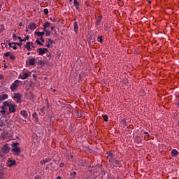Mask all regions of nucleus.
Returning a JSON list of instances; mask_svg holds the SVG:
<instances>
[{"mask_svg": "<svg viewBox=\"0 0 179 179\" xmlns=\"http://www.w3.org/2000/svg\"><path fill=\"white\" fill-rule=\"evenodd\" d=\"M110 167H121V164L117 159H110Z\"/></svg>", "mask_w": 179, "mask_h": 179, "instance_id": "obj_1", "label": "nucleus"}, {"mask_svg": "<svg viewBox=\"0 0 179 179\" xmlns=\"http://www.w3.org/2000/svg\"><path fill=\"white\" fill-rule=\"evenodd\" d=\"M20 81H19L18 80H16L10 87V89L11 90V92H15L16 90V89H17V87H19V83Z\"/></svg>", "mask_w": 179, "mask_h": 179, "instance_id": "obj_2", "label": "nucleus"}, {"mask_svg": "<svg viewBox=\"0 0 179 179\" xmlns=\"http://www.w3.org/2000/svg\"><path fill=\"white\" fill-rule=\"evenodd\" d=\"M10 150V148H9V145L5 144L3 148H1V153H3V155H7V153Z\"/></svg>", "mask_w": 179, "mask_h": 179, "instance_id": "obj_3", "label": "nucleus"}, {"mask_svg": "<svg viewBox=\"0 0 179 179\" xmlns=\"http://www.w3.org/2000/svg\"><path fill=\"white\" fill-rule=\"evenodd\" d=\"M26 64L29 65V66H34V65H36V58L32 57L29 59Z\"/></svg>", "mask_w": 179, "mask_h": 179, "instance_id": "obj_4", "label": "nucleus"}, {"mask_svg": "<svg viewBox=\"0 0 179 179\" xmlns=\"http://www.w3.org/2000/svg\"><path fill=\"white\" fill-rule=\"evenodd\" d=\"M47 51H48V49L43 48H39L38 50V54H40V55H44V54H45V52H47Z\"/></svg>", "mask_w": 179, "mask_h": 179, "instance_id": "obj_5", "label": "nucleus"}, {"mask_svg": "<svg viewBox=\"0 0 179 179\" xmlns=\"http://www.w3.org/2000/svg\"><path fill=\"white\" fill-rule=\"evenodd\" d=\"M11 150L12 152H14L15 156L20 155V148H19V147H15V148H13Z\"/></svg>", "mask_w": 179, "mask_h": 179, "instance_id": "obj_6", "label": "nucleus"}, {"mask_svg": "<svg viewBox=\"0 0 179 179\" xmlns=\"http://www.w3.org/2000/svg\"><path fill=\"white\" fill-rule=\"evenodd\" d=\"M14 99H17V103H20V100H22V95H20L19 93H15Z\"/></svg>", "mask_w": 179, "mask_h": 179, "instance_id": "obj_7", "label": "nucleus"}, {"mask_svg": "<svg viewBox=\"0 0 179 179\" xmlns=\"http://www.w3.org/2000/svg\"><path fill=\"white\" fill-rule=\"evenodd\" d=\"M31 47H34L33 42H27L25 45V48H27L28 51H30V50H31Z\"/></svg>", "mask_w": 179, "mask_h": 179, "instance_id": "obj_8", "label": "nucleus"}, {"mask_svg": "<svg viewBox=\"0 0 179 179\" xmlns=\"http://www.w3.org/2000/svg\"><path fill=\"white\" fill-rule=\"evenodd\" d=\"M107 158L108 159L110 163V160H114V154L112 152H108Z\"/></svg>", "mask_w": 179, "mask_h": 179, "instance_id": "obj_9", "label": "nucleus"}, {"mask_svg": "<svg viewBox=\"0 0 179 179\" xmlns=\"http://www.w3.org/2000/svg\"><path fill=\"white\" fill-rule=\"evenodd\" d=\"M8 110L10 113H15V111H16V108H15V105H10V106H8Z\"/></svg>", "mask_w": 179, "mask_h": 179, "instance_id": "obj_10", "label": "nucleus"}, {"mask_svg": "<svg viewBox=\"0 0 179 179\" xmlns=\"http://www.w3.org/2000/svg\"><path fill=\"white\" fill-rule=\"evenodd\" d=\"M36 28V23H30L29 24V29H30V30H35Z\"/></svg>", "mask_w": 179, "mask_h": 179, "instance_id": "obj_11", "label": "nucleus"}, {"mask_svg": "<svg viewBox=\"0 0 179 179\" xmlns=\"http://www.w3.org/2000/svg\"><path fill=\"white\" fill-rule=\"evenodd\" d=\"M8 99V94H3L0 95V101H3V100H6Z\"/></svg>", "mask_w": 179, "mask_h": 179, "instance_id": "obj_12", "label": "nucleus"}, {"mask_svg": "<svg viewBox=\"0 0 179 179\" xmlns=\"http://www.w3.org/2000/svg\"><path fill=\"white\" fill-rule=\"evenodd\" d=\"M171 156L173 157H176V156H178V151H177V150H176V149H173L171 151Z\"/></svg>", "mask_w": 179, "mask_h": 179, "instance_id": "obj_13", "label": "nucleus"}, {"mask_svg": "<svg viewBox=\"0 0 179 179\" xmlns=\"http://www.w3.org/2000/svg\"><path fill=\"white\" fill-rule=\"evenodd\" d=\"M8 162H9V167H12V166H15V164H16V161L15 160H11V159H8Z\"/></svg>", "mask_w": 179, "mask_h": 179, "instance_id": "obj_14", "label": "nucleus"}, {"mask_svg": "<svg viewBox=\"0 0 179 179\" xmlns=\"http://www.w3.org/2000/svg\"><path fill=\"white\" fill-rule=\"evenodd\" d=\"M21 79H22L23 80H24V79H27L29 78V73H24L21 76H20Z\"/></svg>", "mask_w": 179, "mask_h": 179, "instance_id": "obj_15", "label": "nucleus"}, {"mask_svg": "<svg viewBox=\"0 0 179 179\" xmlns=\"http://www.w3.org/2000/svg\"><path fill=\"white\" fill-rule=\"evenodd\" d=\"M20 114L22 117H24V118H27L28 114L26 110H21Z\"/></svg>", "mask_w": 179, "mask_h": 179, "instance_id": "obj_16", "label": "nucleus"}, {"mask_svg": "<svg viewBox=\"0 0 179 179\" xmlns=\"http://www.w3.org/2000/svg\"><path fill=\"white\" fill-rule=\"evenodd\" d=\"M45 33L44 31L40 32V31H36L35 35L38 36V37H43L44 36Z\"/></svg>", "mask_w": 179, "mask_h": 179, "instance_id": "obj_17", "label": "nucleus"}, {"mask_svg": "<svg viewBox=\"0 0 179 179\" xmlns=\"http://www.w3.org/2000/svg\"><path fill=\"white\" fill-rule=\"evenodd\" d=\"M47 27H50V22H48L43 24V30H47Z\"/></svg>", "mask_w": 179, "mask_h": 179, "instance_id": "obj_18", "label": "nucleus"}, {"mask_svg": "<svg viewBox=\"0 0 179 179\" xmlns=\"http://www.w3.org/2000/svg\"><path fill=\"white\" fill-rule=\"evenodd\" d=\"M73 24H74V31L76 33H78V30L79 29V27H78V22H75Z\"/></svg>", "mask_w": 179, "mask_h": 179, "instance_id": "obj_19", "label": "nucleus"}, {"mask_svg": "<svg viewBox=\"0 0 179 179\" xmlns=\"http://www.w3.org/2000/svg\"><path fill=\"white\" fill-rule=\"evenodd\" d=\"M12 44H13V43H8V45H9V47H10L11 48H13V50H16L17 48V47L16 46V45H12Z\"/></svg>", "mask_w": 179, "mask_h": 179, "instance_id": "obj_20", "label": "nucleus"}, {"mask_svg": "<svg viewBox=\"0 0 179 179\" xmlns=\"http://www.w3.org/2000/svg\"><path fill=\"white\" fill-rule=\"evenodd\" d=\"M50 162V159L45 158V159L41 161V164H45V163H48Z\"/></svg>", "mask_w": 179, "mask_h": 179, "instance_id": "obj_21", "label": "nucleus"}, {"mask_svg": "<svg viewBox=\"0 0 179 179\" xmlns=\"http://www.w3.org/2000/svg\"><path fill=\"white\" fill-rule=\"evenodd\" d=\"M3 105L4 106V107L7 108V107H10V104H9V102L8 101H6L4 102H3Z\"/></svg>", "mask_w": 179, "mask_h": 179, "instance_id": "obj_22", "label": "nucleus"}, {"mask_svg": "<svg viewBox=\"0 0 179 179\" xmlns=\"http://www.w3.org/2000/svg\"><path fill=\"white\" fill-rule=\"evenodd\" d=\"M101 19H102V17H98V20H97L96 22V24L97 26H99V24H100V23H101Z\"/></svg>", "mask_w": 179, "mask_h": 179, "instance_id": "obj_23", "label": "nucleus"}, {"mask_svg": "<svg viewBox=\"0 0 179 179\" xmlns=\"http://www.w3.org/2000/svg\"><path fill=\"white\" fill-rule=\"evenodd\" d=\"M32 117L35 119V121H37L38 120V117L37 116V113H34L32 114Z\"/></svg>", "mask_w": 179, "mask_h": 179, "instance_id": "obj_24", "label": "nucleus"}, {"mask_svg": "<svg viewBox=\"0 0 179 179\" xmlns=\"http://www.w3.org/2000/svg\"><path fill=\"white\" fill-rule=\"evenodd\" d=\"M74 5L76 9H79V2H78V0H74Z\"/></svg>", "mask_w": 179, "mask_h": 179, "instance_id": "obj_25", "label": "nucleus"}, {"mask_svg": "<svg viewBox=\"0 0 179 179\" xmlns=\"http://www.w3.org/2000/svg\"><path fill=\"white\" fill-rule=\"evenodd\" d=\"M43 31H45V32L46 37H48V36H50V34H51V31H50V30L43 29Z\"/></svg>", "mask_w": 179, "mask_h": 179, "instance_id": "obj_26", "label": "nucleus"}, {"mask_svg": "<svg viewBox=\"0 0 179 179\" xmlns=\"http://www.w3.org/2000/svg\"><path fill=\"white\" fill-rule=\"evenodd\" d=\"M102 117L103 118V120L106 121V122L108 121V116H107V115H103Z\"/></svg>", "mask_w": 179, "mask_h": 179, "instance_id": "obj_27", "label": "nucleus"}, {"mask_svg": "<svg viewBox=\"0 0 179 179\" xmlns=\"http://www.w3.org/2000/svg\"><path fill=\"white\" fill-rule=\"evenodd\" d=\"M71 178L75 179V177H76V172L71 173Z\"/></svg>", "mask_w": 179, "mask_h": 179, "instance_id": "obj_28", "label": "nucleus"}, {"mask_svg": "<svg viewBox=\"0 0 179 179\" xmlns=\"http://www.w3.org/2000/svg\"><path fill=\"white\" fill-rule=\"evenodd\" d=\"M36 43L38 44V45H43V43H41L40 39H36Z\"/></svg>", "mask_w": 179, "mask_h": 179, "instance_id": "obj_29", "label": "nucleus"}, {"mask_svg": "<svg viewBox=\"0 0 179 179\" xmlns=\"http://www.w3.org/2000/svg\"><path fill=\"white\" fill-rule=\"evenodd\" d=\"M17 145H19L18 143H14L12 144V147L14 148H17Z\"/></svg>", "mask_w": 179, "mask_h": 179, "instance_id": "obj_30", "label": "nucleus"}, {"mask_svg": "<svg viewBox=\"0 0 179 179\" xmlns=\"http://www.w3.org/2000/svg\"><path fill=\"white\" fill-rule=\"evenodd\" d=\"M98 40H99V43H103V37L102 36H99Z\"/></svg>", "mask_w": 179, "mask_h": 179, "instance_id": "obj_31", "label": "nucleus"}, {"mask_svg": "<svg viewBox=\"0 0 179 179\" xmlns=\"http://www.w3.org/2000/svg\"><path fill=\"white\" fill-rule=\"evenodd\" d=\"M43 13H45V15H48V9L45 8V9L43 10Z\"/></svg>", "mask_w": 179, "mask_h": 179, "instance_id": "obj_32", "label": "nucleus"}, {"mask_svg": "<svg viewBox=\"0 0 179 179\" xmlns=\"http://www.w3.org/2000/svg\"><path fill=\"white\" fill-rule=\"evenodd\" d=\"M38 63L39 65H44V62L43 60H38Z\"/></svg>", "mask_w": 179, "mask_h": 179, "instance_id": "obj_33", "label": "nucleus"}, {"mask_svg": "<svg viewBox=\"0 0 179 179\" xmlns=\"http://www.w3.org/2000/svg\"><path fill=\"white\" fill-rule=\"evenodd\" d=\"M10 55V52H7L4 54V57H9Z\"/></svg>", "mask_w": 179, "mask_h": 179, "instance_id": "obj_34", "label": "nucleus"}, {"mask_svg": "<svg viewBox=\"0 0 179 179\" xmlns=\"http://www.w3.org/2000/svg\"><path fill=\"white\" fill-rule=\"evenodd\" d=\"M49 20H51L52 22H55L56 20H57V19H55V18H53V19H52V17H50V18H49Z\"/></svg>", "mask_w": 179, "mask_h": 179, "instance_id": "obj_35", "label": "nucleus"}, {"mask_svg": "<svg viewBox=\"0 0 179 179\" xmlns=\"http://www.w3.org/2000/svg\"><path fill=\"white\" fill-rule=\"evenodd\" d=\"M18 40L21 41V43H22V41H26L25 39H22V37L21 36H19L18 37Z\"/></svg>", "mask_w": 179, "mask_h": 179, "instance_id": "obj_36", "label": "nucleus"}, {"mask_svg": "<svg viewBox=\"0 0 179 179\" xmlns=\"http://www.w3.org/2000/svg\"><path fill=\"white\" fill-rule=\"evenodd\" d=\"M13 44H14V45H19L20 47H21L22 45V43H13Z\"/></svg>", "mask_w": 179, "mask_h": 179, "instance_id": "obj_37", "label": "nucleus"}, {"mask_svg": "<svg viewBox=\"0 0 179 179\" xmlns=\"http://www.w3.org/2000/svg\"><path fill=\"white\" fill-rule=\"evenodd\" d=\"M1 114H5V113H6V110L2 109V110H1Z\"/></svg>", "mask_w": 179, "mask_h": 179, "instance_id": "obj_38", "label": "nucleus"}, {"mask_svg": "<svg viewBox=\"0 0 179 179\" xmlns=\"http://www.w3.org/2000/svg\"><path fill=\"white\" fill-rule=\"evenodd\" d=\"M10 58L13 60H15V58H16L14 55H10Z\"/></svg>", "mask_w": 179, "mask_h": 179, "instance_id": "obj_39", "label": "nucleus"}, {"mask_svg": "<svg viewBox=\"0 0 179 179\" xmlns=\"http://www.w3.org/2000/svg\"><path fill=\"white\" fill-rule=\"evenodd\" d=\"M3 79V76L2 74H0V80H2Z\"/></svg>", "mask_w": 179, "mask_h": 179, "instance_id": "obj_40", "label": "nucleus"}, {"mask_svg": "<svg viewBox=\"0 0 179 179\" xmlns=\"http://www.w3.org/2000/svg\"><path fill=\"white\" fill-rule=\"evenodd\" d=\"M40 41H41V43H44V38L43 37L40 38Z\"/></svg>", "mask_w": 179, "mask_h": 179, "instance_id": "obj_41", "label": "nucleus"}, {"mask_svg": "<svg viewBox=\"0 0 179 179\" xmlns=\"http://www.w3.org/2000/svg\"><path fill=\"white\" fill-rule=\"evenodd\" d=\"M48 41H49V43H50V44H52V43H54V41L51 39H49Z\"/></svg>", "mask_w": 179, "mask_h": 179, "instance_id": "obj_42", "label": "nucleus"}, {"mask_svg": "<svg viewBox=\"0 0 179 179\" xmlns=\"http://www.w3.org/2000/svg\"><path fill=\"white\" fill-rule=\"evenodd\" d=\"M1 108H2V110H6V108L5 107L4 105H3V106H1Z\"/></svg>", "mask_w": 179, "mask_h": 179, "instance_id": "obj_43", "label": "nucleus"}, {"mask_svg": "<svg viewBox=\"0 0 179 179\" xmlns=\"http://www.w3.org/2000/svg\"><path fill=\"white\" fill-rule=\"evenodd\" d=\"M13 38H17V36L15 34L13 35Z\"/></svg>", "mask_w": 179, "mask_h": 179, "instance_id": "obj_44", "label": "nucleus"}, {"mask_svg": "<svg viewBox=\"0 0 179 179\" xmlns=\"http://www.w3.org/2000/svg\"><path fill=\"white\" fill-rule=\"evenodd\" d=\"M24 40H29V36L27 35V36H26V37H25V38L24 39Z\"/></svg>", "mask_w": 179, "mask_h": 179, "instance_id": "obj_45", "label": "nucleus"}, {"mask_svg": "<svg viewBox=\"0 0 179 179\" xmlns=\"http://www.w3.org/2000/svg\"><path fill=\"white\" fill-rule=\"evenodd\" d=\"M50 43H48V44L46 45V47H48V48H50Z\"/></svg>", "mask_w": 179, "mask_h": 179, "instance_id": "obj_46", "label": "nucleus"}, {"mask_svg": "<svg viewBox=\"0 0 179 179\" xmlns=\"http://www.w3.org/2000/svg\"><path fill=\"white\" fill-rule=\"evenodd\" d=\"M145 134L147 136H149V133H148V132H145Z\"/></svg>", "mask_w": 179, "mask_h": 179, "instance_id": "obj_47", "label": "nucleus"}, {"mask_svg": "<svg viewBox=\"0 0 179 179\" xmlns=\"http://www.w3.org/2000/svg\"><path fill=\"white\" fill-rule=\"evenodd\" d=\"M35 179H41L39 176L35 177Z\"/></svg>", "mask_w": 179, "mask_h": 179, "instance_id": "obj_48", "label": "nucleus"}, {"mask_svg": "<svg viewBox=\"0 0 179 179\" xmlns=\"http://www.w3.org/2000/svg\"><path fill=\"white\" fill-rule=\"evenodd\" d=\"M102 174H103V176H105L106 175V172L102 171Z\"/></svg>", "mask_w": 179, "mask_h": 179, "instance_id": "obj_49", "label": "nucleus"}, {"mask_svg": "<svg viewBox=\"0 0 179 179\" xmlns=\"http://www.w3.org/2000/svg\"><path fill=\"white\" fill-rule=\"evenodd\" d=\"M19 26L22 27V26H23V24L22 23H20Z\"/></svg>", "mask_w": 179, "mask_h": 179, "instance_id": "obj_50", "label": "nucleus"}, {"mask_svg": "<svg viewBox=\"0 0 179 179\" xmlns=\"http://www.w3.org/2000/svg\"><path fill=\"white\" fill-rule=\"evenodd\" d=\"M55 29L54 27H51V30H54Z\"/></svg>", "mask_w": 179, "mask_h": 179, "instance_id": "obj_51", "label": "nucleus"}, {"mask_svg": "<svg viewBox=\"0 0 179 179\" xmlns=\"http://www.w3.org/2000/svg\"><path fill=\"white\" fill-rule=\"evenodd\" d=\"M62 166H64L63 164H60V167H62Z\"/></svg>", "mask_w": 179, "mask_h": 179, "instance_id": "obj_52", "label": "nucleus"}, {"mask_svg": "<svg viewBox=\"0 0 179 179\" xmlns=\"http://www.w3.org/2000/svg\"><path fill=\"white\" fill-rule=\"evenodd\" d=\"M27 55H30V52H27Z\"/></svg>", "mask_w": 179, "mask_h": 179, "instance_id": "obj_53", "label": "nucleus"}, {"mask_svg": "<svg viewBox=\"0 0 179 179\" xmlns=\"http://www.w3.org/2000/svg\"><path fill=\"white\" fill-rule=\"evenodd\" d=\"M148 3H152V1H148Z\"/></svg>", "mask_w": 179, "mask_h": 179, "instance_id": "obj_54", "label": "nucleus"}, {"mask_svg": "<svg viewBox=\"0 0 179 179\" xmlns=\"http://www.w3.org/2000/svg\"><path fill=\"white\" fill-rule=\"evenodd\" d=\"M1 8H2V6H1V5H0V11H1Z\"/></svg>", "mask_w": 179, "mask_h": 179, "instance_id": "obj_55", "label": "nucleus"}, {"mask_svg": "<svg viewBox=\"0 0 179 179\" xmlns=\"http://www.w3.org/2000/svg\"><path fill=\"white\" fill-rule=\"evenodd\" d=\"M2 31H3V29H2L1 31H0V33H2Z\"/></svg>", "mask_w": 179, "mask_h": 179, "instance_id": "obj_56", "label": "nucleus"}, {"mask_svg": "<svg viewBox=\"0 0 179 179\" xmlns=\"http://www.w3.org/2000/svg\"><path fill=\"white\" fill-rule=\"evenodd\" d=\"M26 31H29V29H27Z\"/></svg>", "mask_w": 179, "mask_h": 179, "instance_id": "obj_57", "label": "nucleus"}, {"mask_svg": "<svg viewBox=\"0 0 179 179\" xmlns=\"http://www.w3.org/2000/svg\"><path fill=\"white\" fill-rule=\"evenodd\" d=\"M70 1V2H72V0H69Z\"/></svg>", "mask_w": 179, "mask_h": 179, "instance_id": "obj_58", "label": "nucleus"}, {"mask_svg": "<svg viewBox=\"0 0 179 179\" xmlns=\"http://www.w3.org/2000/svg\"><path fill=\"white\" fill-rule=\"evenodd\" d=\"M71 158L73 157V156L71 155Z\"/></svg>", "mask_w": 179, "mask_h": 179, "instance_id": "obj_59", "label": "nucleus"}, {"mask_svg": "<svg viewBox=\"0 0 179 179\" xmlns=\"http://www.w3.org/2000/svg\"><path fill=\"white\" fill-rule=\"evenodd\" d=\"M117 1H121V0H117Z\"/></svg>", "mask_w": 179, "mask_h": 179, "instance_id": "obj_60", "label": "nucleus"}]
</instances>
